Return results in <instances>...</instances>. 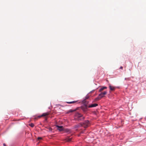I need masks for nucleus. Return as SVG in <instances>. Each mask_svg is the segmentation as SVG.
Masks as SVG:
<instances>
[{"instance_id":"obj_1","label":"nucleus","mask_w":146,"mask_h":146,"mask_svg":"<svg viewBox=\"0 0 146 146\" xmlns=\"http://www.w3.org/2000/svg\"><path fill=\"white\" fill-rule=\"evenodd\" d=\"M75 117V119L78 121L83 120L84 119V117L82 114L78 112L76 113Z\"/></svg>"},{"instance_id":"obj_2","label":"nucleus","mask_w":146,"mask_h":146,"mask_svg":"<svg viewBox=\"0 0 146 146\" xmlns=\"http://www.w3.org/2000/svg\"><path fill=\"white\" fill-rule=\"evenodd\" d=\"M90 125V123L88 120L85 121L81 125L86 128L88 127Z\"/></svg>"},{"instance_id":"obj_3","label":"nucleus","mask_w":146,"mask_h":146,"mask_svg":"<svg viewBox=\"0 0 146 146\" xmlns=\"http://www.w3.org/2000/svg\"><path fill=\"white\" fill-rule=\"evenodd\" d=\"M49 114V113L46 112L43 113L41 115L38 116L37 117H35V119H37L38 118H40L42 117H44L48 115Z\"/></svg>"},{"instance_id":"obj_4","label":"nucleus","mask_w":146,"mask_h":146,"mask_svg":"<svg viewBox=\"0 0 146 146\" xmlns=\"http://www.w3.org/2000/svg\"><path fill=\"white\" fill-rule=\"evenodd\" d=\"M107 92L105 91L103 92H101L99 95V97H100L101 98L107 94Z\"/></svg>"},{"instance_id":"obj_5","label":"nucleus","mask_w":146,"mask_h":146,"mask_svg":"<svg viewBox=\"0 0 146 146\" xmlns=\"http://www.w3.org/2000/svg\"><path fill=\"white\" fill-rule=\"evenodd\" d=\"M98 106V104H91L90 105H89L88 106V108H93L96 107Z\"/></svg>"},{"instance_id":"obj_6","label":"nucleus","mask_w":146,"mask_h":146,"mask_svg":"<svg viewBox=\"0 0 146 146\" xmlns=\"http://www.w3.org/2000/svg\"><path fill=\"white\" fill-rule=\"evenodd\" d=\"M88 106H86L84 107H82V109L84 112H85L87 111V108L88 107Z\"/></svg>"},{"instance_id":"obj_7","label":"nucleus","mask_w":146,"mask_h":146,"mask_svg":"<svg viewBox=\"0 0 146 146\" xmlns=\"http://www.w3.org/2000/svg\"><path fill=\"white\" fill-rule=\"evenodd\" d=\"M56 127L58 128V129L60 131H61L63 130V129L62 126H59L57 125Z\"/></svg>"},{"instance_id":"obj_8","label":"nucleus","mask_w":146,"mask_h":146,"mask_svg":"<svg viewBox=\"0 0 146 146\" xmlns=\"http://www.w3.org/2000/svg\"><path fill=\"white\" fill-rule=\"evenodd\" d=\"M107 88V87H106L105 86H104L102 87V88H101L99 90V92H101L102 91L106 89Z\"/></svg>"},{"instance_id":"obj_9","label":"nucleus","mask_w":146,"mask_h":146,"mask_svg":"<svg viewBox=\"0 0 146 146\" xmlns=\"http://www.w3.org/2000/svg\"><path fill=\"white\" fill-rule=\"evenodd\" d=\"M72 138H70L69 137H67L65 139V140L67 142H70L71 141Z\"/></svg>"},{"instance_id":"obj_10","label":"nucleus","mask_w":146,"mask_h":146,"mask_svg":"<svg viewBox=\"0 0 146 146\" xmlns=\"http://www.w3.org/2000/svg\"><path fill=\"white\" fill-rule=\"evenodd\" d=\"M109 88L110 90L111 91H113L115 89V88L114 87L110 85L109 86Z\"/></svg>"},{"instance_id":"obj_11","label":"nucleus","mask_w":146,"mask_h":146,"mask_svg":"<svg viewBox=\"0 0 146 146\" xmlns=\"http://www.w3.org/2000/svg\"><path fill=\"white\" fill-rule=\"evenodd\" d=\"M77 102V101H73L70 102H66L68 104H74Z\"/></svg>"},{"instance_id":"obj_12","label":"nucleus","mask_w":146,"mask_h":146,"mask_svg":"<svg viewBox=\"0 0 146 146\" xmlns=\"http://www.w3.org/2000/svg\"><path fill=\"white\" fill-rule=\"evenodd\" d=\"M76 110H70L68 112H67V113H69L70 112H72L75 111Z\"/></svg>"},{"instance_id":"obj_13","label":"nucleus","mask_w":146,"mask_h":146,"mask_svg":"<svg viewBox=\"0 0 146 146\" xmlns=\"http://www.w3.org/2000/svg\"><path fill=\"white\" fill-rule=\"evenodd\" d=\"M63 130L65 132L70 133L71 132L70 130V129H65L64 130Z\"/></svg>"},{"instance_id":"obj_14","label":"nucleus","mask_w":146,"mask_h":146,"mask_svg":"<svg viewBox=\"0 0 146 146\" xmlns=\"http://www.w3.org/2000/svg\"><path fill=\"white\" fill-rule=\"evenodd\" d=\"M101 99V98H100V97H99L98 96V97L96 98L95 99V100L96 101H98L100 100Z\"/></svg>"},{"instance_id":"obj_15","label":"nucleus","mask_w":146,"mask_h":146,"mask_svg":"<svg viewBox=\"0 0 146 146\" xmlns=\"http://www.w3.org/2000/svg\"><path fill=\"white\" fill-rule=\"evenodd\" d=\"M81 125H78V124L76 125H75V128H77V127H79L80 126H81Z\"/></svg>"},{"instance_id":"obj_16","label":"nucleus","mask_w":146,"mask_h":146,"mask_svg":"<svg viewBox=\"0 0 146 146\" xmlns=\"http://www.w3.org/2000/svg\"><path fill=\"white\" fill-rule=\"evenodd\" d=\"M29 125L31 127H33L34 126V124L33 123H31V124H29Z\"/></svg>"},{"instance_id":"obj_17","label":"nucleus","mask_w":146,"mask_h":146,"mask_svg":"<svg viewBox=\"0 0 146 146\" xmlns=\"http://www.w3.org/2000/svg\"><path fill=\"white\" fill-rule=\"evenodd\" d=\"M38 139H41L42 138L41 137H38Z\"/></svg>"},{"instance_id":"obj_18","label":"nucleus","mask_w":146,"mask_h":146,"mask_svg":"<svg viewBox=\"0 0 146 146\" xmlns=\"http://www.w3.org/2000/svg\"><path fill=\"white\" fill-rule=\"evenodd\" d=\"M123 67L122 66H121L120 68V69H123Z\"/></svg>"},{"instance_id":"obj_19","label":"nucleus","mask_w":146,"mask_h":146,"mask_svg":"<svg viewBox=\"0 0 146 146\" xmlns=\"http://www.w3.org/2000/svg\"><path fill=\"white\" fill-rule=\"evenodd\" d=\"M3 146H6V145L5 143H3Z\"/></svg>"}]
</instances>
